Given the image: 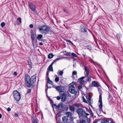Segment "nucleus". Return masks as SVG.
<instances>
[{
    "mask_svg": "<svg viewBox=\"0 0 123 123\" xmlns=\"http://www.w3.org/2000/svg\"><path fill=\"white\" fill-rule=\"evenodd\" d=\"M108 100H109V99L111 97V95H110V93L109 92V94H108Z\"/></svg>",
    "mask_w": 123,
    "mask_h": 123,
    "instance_id": "nucleus-55",
    "label": "nucleus"
},
{
    "mask_svg": "<svg viewBox=\"0 0 123 123\" xmlns=\"http://www.w3.org/2000/svg\"><path fill=\"white\" fill-rule=\"evenodd\" d=\"M56 89L60 93L64 92V87L62 86H57Z\"/></svg>",
    "mask_w": 123,
    "mask_h": 123,
    "instance_id": "nucleus-7",
    "label": "nucleus"
},
{
    "mask_svg": "<svg viewBox=\"0 0 123 123\" xmlns=\"http://www.w3.org/2000/svg\"><path fill=\"white\" fill-rule=\"evenodd\" d=\"M109 123H115V122L113 121L112 119L109 118Z\"/></svg>",
    "mask_w": 123,
    "mask_h": 123,
    "instance_id": "nucleus-34",
    "label": "nucleus"
},
{
    "mask_svg": "<svg viewBox=\"0 0 123 123\" xmlns=\"http://www.w3.org/2000/svg\"><path fill=\"white\" fill-rule=\"evenodd\" d=\"M90 111H91V113H90V114H91V115L92 116L93 115V114L92 113V112L91 110H90Z\"/></svg>",
    "mask_w": 123,
    "mask_h": 123,
    "instance_id": "nucleus-61",
    "label": "nucleus"
},
{
    "mask_svg": "<svg viewBox=\"0 0 123 123\" xmlns=\"http://www.w3.org/2000/svg\"><path fill=\"white\" fill-rule=\"evenodd\" d=\"M109 119L108 120L105 119H103L101 122V123H109Z\"/></svg>",
    "mask_w": 123,
    "mask_h": 123,
    "instance_id": "nucleus-19",
    "label": "nucleus"
},
{
    "mask_svg": "<svg viewBox=\"0 0 123 123\" xmlns=\"http://www.w3.org/2000/svg\"><path fill=\"white\" fill-rule=\"evenodd\" d=\"M36 76L34 75L32 76L30 78L28 74H25V83L26 86L28 87H34L36 81Z\"/></svg>",
    "mask_w": 123,
    "mask_h": 123,
    "instance_id": "nucleus-1",
    "label": "nucleus"
},
{
    "mask_svg": "<svg viewBox=\"0 0 123 123\" xmlns=\"http://www.w3.org/2000/svg\"><path fill=\"white\" fill-rule=\"evenodd\" d=\"M48 84L47 83V84H46V88L45 89V91L46 92V93L47 95V93L48 88Z\"/></svg>",
    "mask_w": 123,
    "mask_h": 123,
    "instance_id": "nucleus-30",
    "label": "nucleus"
},
{
    "mask_svg": "<svg viewBox=\"0 0 123 123\" xmlns=\"http://www.w3.org/2000/svg\"><path fill=\"white\" fill-rule=\"evenodd\" d=\"M80 65L81 66H84V64L83 63H82L80 64Z\"/></svg>",
    "mask_w": 123,
    "mask_h": 123,
    "instance_id": "nucleus-59",
    "label": "nucleus"
},
{
    "mask_svg": "<svg viewBox=\"0 0 123 123\" xmlns=\"http://www.w3.org/2000/svg\"><path fill=\"white\" fill-rule=\"evenodd\" d=\"M39 31L42 34H47L49 32H51L50 27L46 25H42L40 28H38Z\"/></svg>",
    "mask_w": 123,
    "mask_h": 123,
    "instance_id": "nucleus-2",
    "label": "nucleus"
},
{
    "mask_svg": "<svg viewBox=\"0 0 123 123\" xmlns=\"http://www.w3.org/2000/svg\"><path fill=\"white\" fill-rule=\"evenodd\" d=\"M39 44L40 45H43V44L42 42H40L39 43Z\"/></svg>",
    "mask_w": 123,
    "mask_h": 123,
    "instance_id": "nucleus-58",
    "label": "nucleus"
},
{
    "mask_svg": "<svg viewBox=\"0 0 123 123\" xmlns=\"http://www.w3.org/2000/svg\"><path fill=\"white\" fill-rule=\"evenodd\" d=\"M68 119L67 117L64 116L62 118V120L64 122H66L68 120Z\"/></svg>",
    "mask_w": 123,
    "mask_h": 123,
    "instance_id": "nucleus-21",
    "label": "nucleus"
},
{
    "mask_svg": "<svg viewBox=\"0 0 123 123\" xmlns=\"http://www.w3.org/2000/svg\"><path fill=\"white\" fill-rule=\"evenodd\" d=\"M85 82V81L83 80H82L80 82V83L81 84H83Z\"/></svg>",
    "mask_w": 123,
    "mask_h": 123,
    "instance_id": "nucleus-44",
    "label": "nucleus"
},
{
    "mask_svg": "<svg viewBox=\"0 0 123 123\" xmlns=\"http://www.w3.org/2000/svg\"><path fill=\"white\" fill-rule=\"evenodd\" d=\"M84 69L86 72V73H85V77H87L89 75V71L87 67H86V66H84Z\"/></svg>",
    "mask_w": 123,
    "mask_h": 123,
    "instance_id": "nucleus-12",
    "label": "nucleus"
},
{
    "mask_svg": "<svg viewBox=\"0 0 123 123\" xmlns=\"http://www.w3.org/2000/svg\"><path fill=\"white\" fill-rule=\"evenodd\" d=\"M13 94L14 98L17 101H18L20 100L21 98V95L17 90L14 91Z\"/></svg>",
    "mask_w": 123,
    "mask_h": 123,
    "instance_id": "nucleus-3",
    "label": "nucleus"
},
{
    "mask_svg": "<svg viewBox=\"0 0 123 123\" xmlns=\"http://www.w3.org/2000/svg\"><path fill=\"white\" fill-rule=\"evenodd\" d=\"M33 24H30L29 25V27L31 28H32L33 27Z\"/></svg>",
    "mask_w": 123,
    "mask_h": 123,
    "instance_id": "nucleus-50",
    "label": "nucleus"
},
{
    "mask_svg": "<svg viewBox=\"0 0 123 123\" xmlns=\"http://www.w3.org/2000/svg\"><path fill=\"white\" fill-rule=\"evenodd\" d=\"M70 110L73 111H75V107L72 106H71L69 107Z\"/></svg>",
    "mask_w": 123,
    "mask_h": 123,
    "instance_id": "nucleus-25",
    "label": "nucleus"
},
{
    "mask_svg": "<svg viewBox=\"0 0 123 123\" xmlns=\"http://www.w3.org/2000/svg\"><path fill=\"white\" fill-rule=\"evenodd\" d=\"M52 106L53 107H54L55 108H57V106L56 104H53Z\"/></svg>",
    "mask_w": 123,
    "mask_h": 123,
    "instance_id": "nucleus-40",
    "label": "nucleus"
},
{
    "mask_svg": "<svg viewBox=\"0 0 123 123\" xmlns=\"http://www.w3.org/2000/svg\"><path fill=\"white\" fill-rule=\"evenodd\" d=\"M91 76H90L88 77L87 78V79L86 80V81H87L88 82H90L91 80Z\"/></svg>",
    "mask_w": 123,
    "mask_h": 123,
    "instance_id": "nucleus-28",
    "label": "nucleus"
},
{
    "mask_svg": "<svg viewBox=\"0 0 123 123\" xmlns=\"http://www.w3.org/2000/svg\"><path fill=\"white\" fill-rule=\"evenodd\" d=\"M31 89H29L27 91V93H30L31 92Z\"/></svg>",
    "mask_w": 123,
    "mask_h": 123,
    "instance_id": "nucleus-45",
    "label": "nucleus"
},
{
    "mask_svg": "<svg viewBox=\"0 0 123 123\" xmlns=\"http://www.w3.org/2000/svg\"><path fill=\"white\" fill-rule=\"evenodd\" d=\"M98 91L99 92V94H100V93H102L101 91V89L100 88H98Z\"/></svg>",
    "mask_w": 123,
    "mask_h": 123,
    "instance_id": "nucleus-47",
    "label": "nucleus"
},
{
    "mask_svg": "<svg viewBox=\"0 0 123 123\" xmlns=\"http://www.w3.org/2000/svg\"><path fill=\"white\" fill-rule=\"evenodd\" d=\"M43 36L41 34L37 35V39L39 41L41 40V39L42 38Z\"/></svg>",
    "mask_w": 123,
    "mask_h": 123,
    "instance_id": "nucleus-17",
    "label": "nucleus"
},
{
    "mask_svg": "<svg viewBox=\"0 0 123 123\" xmlns=\"http://www.w3.org/2000/svg\"><path fill=\"white\" fill-rule=\"evenodd\" d=\"M32 43L33 46H34L35 45V40H32Z\"/></svg>",
    "mask_w": 123,
    "mask_h": 123,
    "instance_id": "nucleus-46",
    "label": "nucleus"
},
{
    "mask_svg": "<svg viewBox=\"0 0 123 123\" xmlns=\"http://www.w3.org/2000/svg\"><path fill=\"white\" fill-rule=\"evenodd\" d=\"M7 110V111H11V109L9 107H8Z\"/></svg>",
    "mask_w": 123,
    "mask_h": 123,
    "instance_id": "nucleus-54",
    "label": "nucleus"
},
{
    "mask_svg": "<svg viewBox=\"0 0 123 123\" xmlns=\"http://www.w3.org/2000/svg\"><path fill=\"white\" fill-rule=\"evenodd\" d=\"M85 76L79 78L77 81L78 82H80L82 80H83L85 78Z\"/></svg>",
    "mask_w": 123,
    "mask_h": 123,
    "instance_id": "nucleus-27",
    "label": "nucleus"
},
{
    "mask_svg": "<svg viewBox=\"0 0 123 123\" xmlns=\"http://www.w3.org/2000/svg\"><path fill=\"white\" fill-rule=\"evenodd\" d=\"M54 63L52 62L49 66L48 67L49 69V70L52 72L53 71V69L52 67V65Z\"/></svg>",
    "mask_w": 123,
    "mask_h": 123,
    "instance_id": "nucleus-16",
    "label": "nucleus"
},
{
    "mask_svg": "<svg viewBox=\"0 0 123 123\" xmlns=\"http://www.w3.org/2000/svg\"><path fill=\"white\" fill-rule=\"evenodd\" d=\"M77 74V72L75 71H74L72 73V74L73 75H76Z\"/></svg>",
    "mask_w": 123,
    "mask_h": 123,
    "instance_id": "nucleus-39",
    "label": "nucleus"
},
{
    "mask_svg": "<svg viewBox=\"0 0 123 123\" xmlns=\"http://www.w3.org/2000/svg\"><path fill=\"white\" fill-rule=\"evenodd\" d=\"M53 87L56 89V87H57V86H55L53 85Z\"/></svg>",
    "mask_w": 123,
    "mask_h": 123,
    "instance_id": "nucleus-64",
    "label": "nucleus"
},
{
    "mask_svg": "<svg viewBox=\"0 0 123 123\" xmlns=\"http://www.w3.org/2000/svg\"><path fill=\"white\" fill-rule=\"evenodd\" d=\"M82 88V86L81 85H79L78 87V88L79 90H80Z\"/></svg>",
    "mask_w": 123,
    "mask_h": 123,
    "instance_id": "nucleus-42",
    "label": "nucleus"
},
{
    "mask_svg": "<svg viewBox=\"0 0 123 123\" xmlns=\"http://www.w3.org/2000/svg\"><path fill=\"white\" fill-rule=\"evenodd\" d=\"M49 72H47V74H46V75H47V78H48V77H49Z\"/></svg>",
    "mask_w": 123,
    "mask_h": 123,
    "instance_id": "nucleus-57",
    "label": "nucleus"
},
{
    "mask_svg": "<svg viewBox=\"0 0 123 123\" xmlns=\"http://www.w3.org/2000/svg\"><path fill=\"white\" fill-rule=\"evenodd\" d=\"M69 90L71 93L74 94L75 95H76L77 93V91H76L75 87L72 85L69 86Z\"/></svg>",
    "mask_w": 123,
    "mask_h": 123,
    "instance_id": "nucleus-5",
    "label": "nucleus"
},
{
    "mask_svg": "<svg viewBox=\"0 0 123 123\" xmlns=\"http://www.w3.org/2000/svg\"><path fill=\"white\" fill-rule=\"evenodd\" d=\"M47 81L50 84L53 85V82L50 79L49 77H48Z\"/></svg>",
    "mask_w": 123,
    "mask_h": 123,
    "instance_id": "nucleus-22",
    "label": "nucleus"
},
{
    "mask_svg": "<svg viewBox=\"0 0 123 123\" xmlns=\"http://www.w3.org/2000/svg\"><path fill=\"white\" fill-rule=\"evenodd\" d=\"M76 112L80 116L83 117V116L86 115V112L85 110L82 108H79L78 109L76 110Z\"/></svg>",
    "mask_w": 123,
    "mask_h": 123,
    "instance_id": "nucleus-4",
    "label": "nucleus"
},
{
    "mask_svg": "<svg viewBox=\"0 0 123 123\" xmlns=\"http://www.w3.org/2000/svg\"><path fill=\"white\" fill-rule=\"evenodd\" d=\"M86 98L89 103H91V96L88 94H86Z\"/></svg>",
    "mask_w": 123,
    "mask_h": 123,
    "instance_id": "nucleus-11",
    "label": "nucleus"
},
{
    "mask_svg": "<svg viewBox=\"0 0 123 123\" xmlns=\"http://www.w3.org/2000/svg\"><path fill=\"white\" fill-rule=\"evenodd\" d=\"M54 56V55L53 54H49L48 55V58L49 59H51Z\"/></svg>",
    "mask_w": 123,
    "mask_h": 123,
    "instance_id": "nucleus-24",
    "label": "nucleus"
},
{
    "mask_svg": "<svg viewBox=\"0 0 123 123\" xmlns=\"http://www.w3.org/2000/svg\"><path fill=\"white\" fill-rule=\"evenodd\" d=\"M31 39L32 40H35V36L34 35H31Z\"/></svg>",
    "mask_w": 123,
    "mask_h": 123,
    "instance_id": "nucleus-38",
    "label": "nucleus"
},
{
    "mask_svg": "<svg viewBox=\"0 0 123 123\" xmlns=\"http://www.w3.org/2000/svg\"><path fill=\"white\" fill-rule=\"evenodd\" d=\"M63 10L64 12H66V13H68V12L67 9H63Z\"/></svg>",
    "mask_w": 123,
    "mask_h": 123,
    "instance_id": "nucleus-43",
    "label": "nucleus"
},
{
    "mask_svg": "<svg viewBox=\"0 0 123 123\" xmlns=\"http://www.w3.org/2000/svg\"><path fill=\"white\" fill-rule=\"evenodd\" d=\"M63 70L62 71H60L59 72V74L61 76H62L63 72Z\"/></svg>",
    "mask_w": 123,
    "mask_h": 123,
    "instance_id": "nucleus-37",
    "label": "nucleus"
},
{
    "mask_svg": "<svg viewBox=\"0 0 123 123\" xmlns=\"http://www.w3.org/2000/svg\"><path fill=\"white\" fill-rule=\"evenodd\" d=\"M114 59L115 60V61L117 63L119 61H120V59L118 58H117L114 56Z\"/></svg>",
    "mask_w": 123,
    "mask_h": 123,
    "instance_id": "nucleus-26",
    "label": "nucleus"
},
{
    "mask_svg": "<svg viewBox=\"0 0 123 123\" xmlns=\"http://www.w3.org/2000/svg\"><path fill=\"white\" fill-rule=\"evenodd\" d=\"M61 98V96L60 97L59 96H57V99L58 100H59Z\"/></svg>",
    "mask_w": 123,
    "mask_h": 123,
    "instance_id": "nucleus-51",
    "label": "nucleus"
},
{
    "mask_svg": "<svg viewBox=\"0 0 123 123\" xmlns=\"http://www.w3.org/2000/svg\"><path fill=\"white\" fill-rule=\"evenodd\" d=\"M27 62L28 63V65H29V68L30 69L32 68L33 67V66L31 60H30L28 61Z\"/></svg>",
    "mask_w": 123,
    "mask_h": 123,
    "instance_id": "nucleus-14",
    "label": "nucleus"
},
{
    "mask_svg": "<svg viewBox=\"0 0 123 123\" xmlns=\"http://www.w3.org/2000/svg\"><path fill=\"white\" fill-rule=\"evenodd\" d=\"M89 61L91 62L92 63H94V62L93 61V60L92 59H90L89 60Z\"/></svg>",
    "mask_w": 123,
    "mask_h": 123,
    "instance_id": "nucleus-52",
    "label": "nucleus"
},
{
    "mask_svg": "<svg viewBox=\"0 0 123 123\" xmlns=\"http://www.w3.org/2000/svg\"><path fill=\"white\" fill-rule=\"evenodd\" d=\"M66 55L67 56H71L72 55V53L70 52H66Z\"/></svg>",
    "mask_w": 123,
    "mask_h": 123,
    "instance_id": "nucleus-31",
    "label": "nucleus"
},
{
    "mask_svg": "<svg viewBox=\"0 0 123 123\" xmlns=\"http://www.w3.org/2000/svg\"><path fill=\"white\" fill-rule=\"evenodd\" d=\"M61 99L63 102L65 101L66 100V95L65 93H62L61 94Z\"/></svg>",
    "mask_w": 123,
    "mask_h": 123,
    "instance_id": "nucleus-9",
    "label": "nucleus"
},
{
    "mask_svg": "<svg viewBox=\"0 0 123 123\" xmlns=\"http://www.w3.org/2000/svg\"><path fill=\"white\" fill-rule=\"evenodd\" d=\"M6 25L5 23L4 22H2L0 24V26L2 27H3Z\"/></svg>",
    "mask_w": 123,
    "mask_h": 123,
    "instance_id": "nucleus-33",
    "label": "nucleus"
},
{
    "mask_svg": "<svg viewBox=\"0 0 123 123\" xmlns=\"http://www.w3.org/2000/svg\"><path fill=\"white\" fill-rule=\"evenodd\" d=\"M72 55L75 57H78V56L77 55H76L75 54L73 53H72Z\"/></svg>",
    "mask_w": 123,
    "mask_h": 123,
    "instance_id": "nucleus-35",
    "label": "nucleus"
},
{
    "mask_svg": "<svg viewBox=\"0 0 123 123\" xmlns=\"http://www.w3.org/2000/svg\"><path fill=\"white\" fill-rule=\"evenodd\" d=\"M86 114L84 116H83V117H86V116H88L89 114L88 113H87L86 112Z\"/></svg>",
    "mask_w": 123,
    "mask_h": 123,
    "instance_id": "nucleus-56",
    "label": "nucleus"
},
{
    "mask_svg": "<svg viewBox=\"0 0 123 123\" xmlns=\"http://www.w3.org/2000/svg\"><path fill=\"white\" fill-rule=\"evenodd\" d=\"M99 96V99L98 102L100 103L99 106V110L101 111H102V93H100Z\"/></svg>",
    "mask_w": 123,
    "mask_h": 123,
    "instance_id": "nucleus-6",
    "label": "nucleus"
},
{
    "mask_svg": "<svg viewBox=\"0 0 123 123\" xmlns=\"http://www.w3.org/2000/svg\"><path fill=\"white\" fill-rule=\"evenodd\" d=\"M59 78L58 77H56L55 78V81L56 82H58L59 81Z\"/></svg>",
    "mask_w": 123,
    "mask_h": 123,
    "instance_id": "nucleus-32",
    "label": "nucleus"
},
{
    "mask_svg": "<svg viewBox=\"0 0 123 123\" xmlns=\"http://www.w3.org/2000/svg\"><path fill=\"white\" fill-rule=\"evenodd\" d=\"M57 108L58 110H60L62 109L63 107L62 105L61 104H59L57 106Z\"/></svg>",
    "mask_w": 123,
    "mask_h": 123,
    "instance_id": "nucleus-20",
    "label": "nucleus"
},
{
    "mask_svg": "<svg viewBox=\"0 0 123 123\" xmlns=\"http://www.w3.org/2000/svg\"><path fill=\"white\" fill-rule=\"evenodd\" d=\"M13 74L15 76H16L17 75V74L16 72L15 71L14 72Z\"/></svg>",
    "mask_w": 123,
    "mask_h": 123,
    "instance_id": "nucleus-53",
    "label": "nucleus"
},
{
    "mask_svg": "<svg viewBox=\"0 0 123 123\" xmlns=\"http://www.w3.org/2000/svg\"><path fill=\"white\" fill-rule=\"evenodd\" d=\"M28 5L31 11H34L35 10L36 8L35 6L33 3L30 2L28 3Z\"/></svg>",
    "mask_w": 123,
    "mask_h": 123,
    "instance_id": "nucleus-8",
    "label": "nucleus"
},
{
    "mask_svg": "<svg viewBox=\"0 0 123 123\" xmlns=\"http://www.w3.org/2000/svg\"><path fill=\"white\" fill-rule=\"evenodd\" d=\"M61 59L60 58H58L56 59H55L54 61L52 62L53 63H54L55 62H56L59 60L60 59Z\"/></svg>",
    "mask_w": 123,
    "mask_h": 123,
    "instance_id": "nucleus-36",
    "label": "nucleus"
},
{
    "mask_svg": "<svg viewBox=\"0 0 123 123\" xmlns=\"http://www.w3.org/2000/svg\"><path fill=\"white\" fill-rule=\"evenodd\" d=\"M80 123H86V121L83 120H81Z\"/></svg>",
    "mask_w": 123,
    "mask_h": 123,
    "instance_id": "nucleus-41",
    "label": "nucleus"
},
{
    "mask_svg": "<svg viewBox=\"0 0 123 123\" xmlns=\"http://www.w3.org/2000/svg\"><path fill=\"white\" fill-rule=\"evenodd\" d=\"M122 78V77H120L118 78V82L120 83H122L123 82Z\"/></svg>",
    "mask_w": 123,
    "mask_h": 123,
    "instance_id": "nucleus-23",
    "label": "nucleus"
},
{
    "mask_svg": "<svg viewBox=\"0 0 123 123\" xmlns=\"http://www.w3.org/2000/svg\"><path fill=\"white\" fill-rule=\"evenodd\" d=\"M80 29L81 31L83 32H85L86 31L87 29L86 27L83 25H82L80 26Z\"/></svg>",
    "mask_w": 123,
    "mask_h": 123,
    "instance_id": "nucleus-13",
    "label": "nucleus"
},
{
    "mask_svg": "<svg viewBox=\"0 0 123 123\" xmlns=\"http://www.w3.org/2000/svg\"><path fill=\"white\" fill-rule=\"evenodd\" d=\"M33 123H37L36 119H34L33 121Z\"/></svg>",
    "mask_w": 123,
    "mask_h": 123,
    "instance_id": "nucleus-48",
    "label": "nucleus"
},
{
    "mask_svg": "<svg viewBox=\"0 0 123 123\" xmlns=\"http://www.w3.org/2000/svg\"><path fill=\"white\" fill-rule=\"evenodd\" d=\"M66 115L67 116V117L70 118L72 115V113L70 112H67L66 113Z\"/></svg>",
    "mask_w": 123,
    "mask_h": 123,
    "instance_id": "nucleus-15",
    "label": "nucleus"
},
{
    "mask_svg": "<svg viewBox=\"0 0 123 123\" xmlns=\"http://www.w3.org/2000/svg\"><path fill=\"white\" fill-rule=\"evenodd\" d=\"M31 35H35L33 31H31Z\"/></svg>",
    "mask_w": 123,
    "mask_h": 123,
    "instance_id": "nucleus-49",
    "label": "nucleus"
},
{
    "mask_svg": "<svg viewBox=\"0 0 123 123\" xmlns=\"http://www.w3.org/2000/svg\"><path fill=\"white\" fill-rule=\"evenodd\" d=\"M70 43V44H72L73 45H74L73 44V43L72 42H71V41H70V43Z\"/></svg>",
    "mask_w": 123,
    "mask_h": 123,
    "instance_id": "nucleus-62",
    "label": "nucleus"
},
{
    "mask_svg": "<svg viewBox=\"0 0 123 123\" xmlns=\"http://www.w3.org/2000/svg\"><path fill=\"white\" fill-rule=\"evenodd\" d=\"M14 115L16 117H17L18 116V114L17 113H15Z\"/></svg>",
    "mask_w": 123,
    "mask_h": 123,
    "instance_id": "nucleus-60",
    "label": "nucleus"
},
{
    "mask_svg": "<svg viewBox=\"0 0 123 123\" xmlns=\"http://www.w3.org/2000/svg\"><path fill=\"white\" fill-rule=\"evenodd\" d=\"M86 47L89 50H91L92 49V47L90 45H88L86 46Z\"/></svg>",
    "mask_w": 123,
    "mask_h": 123,
    "instance_id": "nucleus-29",
    "label": "nucleus"
},
{
    "mask_svg": "<svg viewBox=\"0 0 123 123\" xmlns=\"http://www.w3.org/2000/svg\"><path fill=\"white\" fill-rule=\"evenodd\" d=\"M17 21L18 22V25L20 24L22 22L21 18L20 17L18 18L17 19Z\"/></svg>",
    "mask_w": 123,
    "mask_h": 123,
    "instance_id": "nucleus-18",
    "label": "nucleus"
},
{
    "mask_svg": "<svg viewBox=\"0 0 123 123\" xmlns=\"http://www.w3.org/2000/svg\"><path fill=\"white\" fill-rule=\"evenodd\" d=\"M92 86L93 87H99L100 86L99 84V83L95 81H93L92 82Z\"/></svg>",
    "mask_w": 123,
    "mask_h": 123,
    "instance_id": "nucleus-10",
    "label": "nucleus"
},
{
    "mask_svg": "<svg viewBox=\"0 0 123 123\" xmlns=\"http://www.w3.org/2000/svg\"><path fill=\"white\" fill-rule=\"evenodd\" d=\"M90 119H89V120H88L87 121V123H90Z\"/></svg>",
    "mask_w": 123,
    "mask_h": 123,
    "instance_id": "nucleus-63",
    "label": "nucleus"
}]
</instances>
